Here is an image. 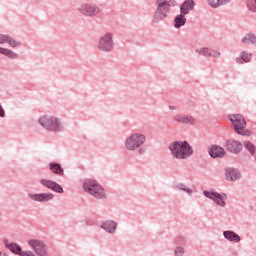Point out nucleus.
I'll return each instance as SVG.
<instances>
[{
  "mask_svg": "<svg viewBox=\"0 0 256 256\" xmlns=\"http://www.w3.org/2000/svg\"><path fill=\"white\" fill-rule=\"evenodd\" d=\"M156 5L157 7L154 13V19L155 21H163V19H166L167 15L171 11V7H175V5H177V1L157 0Z\"/></svg>",
  "mask_w": 256,
  "mask_h": 256,
  "instance_id": "1",
  "label": "nucleus"
},
{
  "mask_svg": "<svg viewBox=\"0 0 256 256\" xmlns=\"http://www.w3.org/2000/svg\"><path fill=\"white\" fill-rule=\"evenodd\" d=\"M169 149L175 159H187L193 153L187 142H174L169 146Z\"/></svg>",
  "mask_w": 256,
  "mask_h": 256,
  "instance_id": "2",
  "label": "nucleus"
},
{
  "mask_svg": "<svg viewBox=\"0 0 256 256\" xmlns=\"http://www.w3.org/2000/svg\"><path fill=\"white\" fill-rule=\"evenodd\" d=\"M83 189L86 193L96 197V199H104L105 197V190L95 180H86L83 184Z\"/></svg>",
  "mask_w": 256,
  "mask_h": 256,
  "instance_id": "3",
  "label": "nucleus"
},
{
  "mask_svg": "<svg viewBox=\"0 0 256 256\" xmlns=\"http://www.w3.org/2000/svg\"><path fill=\"white\" fill-rule=\"evenodd\" d=\"M28 247L36 256H49V249L43 240L31 238L27 241Z\"/></svg>",
  "mask_w": 256,
  "mask_h": 256,
  "instance_id": "4",
  "label": "nucleus"
},
{
  "mask_svg": "<svg viewBox=\"0 0 256 256\" xmlns=\"http://www.w3.org/2000/svg\"><path fill=\"white\" fill-rule=\"evenodd\" d=\"M229 119L234 127V130L238 135H251L249 130H244L247 127V122H245V118H243L240 114H233L229 116Z\"/></svg>",
  "mask_w": 256,
  "mask_h": 256,
  "instance_id": "5",
  "label": "nucleus"
},
{
  "mask_svg": "<svg viewBox=\"0 0 256 256\" xmlns=\"http://www.w3.org/2000/svg\"><path fill=\"white\" fill-rule=\"evenodd\" d=\"M39 123L48 131H61V124L59 120L53 116H42L39 118Z\"/></svg>",
  "mask_w": 256,
  "mask_h": 256,
  "instance_id": "6",
  "label": "nucleus"
},
{
  "mask_svg": "<svg viewBox=\"0 0 256 256\" xmlns=\"http://www.w3.org/2000/svg\"><path fill=\"white\" fill-rule=\"evenodd\" d=\"M143 143H145V136L142 134H132L126 139L125 147L128 151H135V149H139Z\"/></svg>",
  "mask_w": 256,
  "mask_h": 256,
  "instance_id": "7",
  "label": "nucleus"
},
{
  "mask_svg": "<svg viewBox=\"0 0 256 256\" xmlns=\"http://www.w3.org/2000/svg\"><path fill=\"white\" fill-rule=\"evenodd\" d=\"M205 197H208V199H212V201H215L217 205H220V207H225V201H227V195L225 194H219L217 192H204Z\"/></svg>",
  "mask_w": 256,
  "mask_h": 256,
  "instance_id": "8",
  "label": "nucleus"
},
{
  "mask_svg": "<svg viewBox=\"0 0 256 256\" xmlns=\"http://www.w3.org/2000/svg\"><path fill=\"white\" fill-rule=\"evenodd\" d=\"M98 48L100 51H111L113 49V36L111 34H105L100 39Z\"/></svg>",
  "mask_w": 256,
  "mask_h": 256,
  "instance_id": "9",
  "label": "nucleus"
},
{
  "mask_svg": "<svg viewBox=\"0 0 256 256\" xmlns=\"http://www.w3.org/2000/svg\"><path fill=\"white\" fill-rule=\"evenodd\" d=\"M79 11L82 12L83 15H87L88 17H93L101 13V9H99V7L89 4H83L80 7Z\"/></svg>",
  "mask_w": 256,
  "mask_h": 256,
  "instance_id": "10",
  "label": "nucleus"
},
{
  "mask_svg": "<svg viewBox=\"0 0 256 256\" xmlns=\"http://www.w3.org/2000/svg\"><path fill=\"white\" fill-rule=\"evenodd\" d=\"M7 43L9 47H20L21 42L17 41L15 38L7 35V34H0V45Z\"/></svg>",
  "mask_w": 256,
  "mask_h": 256,
  "instance_id": "11",
  "label": "nucleus"
},
{
  "mask_svg": "<svg viewBox=\"0 0 256 256\" xmlns=\"http://www.w3.org/2000/svg\"><path fill=\"white\" fill-rule=\"evenodd\" d=\"M40 183L44 187H47V189H51V191H55L56 193H63V187H61V185L57 184L56 182L47 179H42Z\"/></svg>",
  "mask_w": 256,
  "mask_h": 256,
  "instance_id": "12",
  "label": "nucleus"
},
{
  "mask_svg": "<svg viewBox=\"0 0 256 256\" xmlns=\"http://www.w3.org/2000/svg\"><path fill=\"white\" fill-rule=\"evenodd\" d=\"M226 147L230 153H240L243 150V144L237 140H228Z\"/></svg>",
  "mask_w": 256,
  "mask_h": 256,
  "instance_id": "13",
  "label": "nucleus"
},
{
  "mask_svg": "<svg viewBox=\"0 0 256 256\" xmlns=\"http://www.w3.org/2000/svg\"><path fill=\"white\" fill-rule=\"evenodd\" d=\"M226 181H239L241 173L235 168H227L225 173Z\"/></svg>",
  "mask_w": 256,
  "mask_h": 256,
  "instance_id": "14",
  "label": "nucleus"
},
{
  "mask_svg": "<svg viewBox=\"0 0 256 256\" xmlns=\"http://www.w3.org/2000/svg\"><path fill=\"white\" fill-rule=\"evenodd\" d=\"M28 197H30L32 201H38L40 203H43L45 201H51V199H53V194L51 193L28 194Z\"/></svg>",
  "mask_w": 256,
  "mask_h": 256,
  "instance_id": "15",
  "label": "nucleus"
},
{
  "mask_svg": "<svg viewBox=\"0 0 256 256\" xmlns=\"http://www.w3.org/2000/svg\"><path fill=\"white\" fill-rule=\"evenodd\" d=\"M209 155L213 159L225 157V149L221 146L214 145L209 149Z\"/></svg>",
  "mask_w": 256,
  "mask_h": 256,
  "instance_id": "16",
  "label": "nucleus"
},
{
  "mask_svg": "<svg viewBox=\"0 0 256 256\" xmlns=\"http://www.w3.org/2000/svg\"><path fill=\"white\" fill-rule=\"evenodd\" d=\"M195 7V2L193 0H186L180 7V13L182 15H187L189 11Z\"/></svg>",
  "mask_w": 256,
  "mask_h": 256,
  "instance_id": "17",
  "label": "nucleus"
},
{
  "mask_svg": "<svg viewBox=\"0 0 256 256\" xmlns=\"http://www.w3.org/2000/svg\"><path fill=\"white\" fill-rule=\"evenodd\" d=\"M5 247L7 249H9V251H11L12 253H14V255H21V253L23 252V250L21 249V246H19V244L17 243H6Z\"/></svg>",
  "mask_w": 256,
  "mask_h": 256,
  "instance_id": "18",
  "label": "nucleus"
},
{
  "mask_svg": "<svg viewBox=\"0 0 256 256\" xmlns=\"http://www.w3.org/2000/svg\"><path fill=\"white\" fill-rule=\"evenodd\" d=\"M175 121H178L179 123H190L191 125H193V123H195V118L191 117V116H184L181 114H178L176 116H174Z\"/></svg>",
  "mask_w": 256,
  "mask_h": 256,
  "instance_id": "19",
  "label": "nucleus"
},
{
  "mask_svg": "<svg viewBox=\"0 0 256 256\" xmlns=\"http://www.w3.org/2000/svg\"><path fill=\"white\" fill-rule=\"evenodd\" d=\"M102 229H105L108 233H115V229H117V223L113 221H106L102 224Z\"/></svg>",
  "mask_w": 256,
  "mask_h": 256,
  "instance_id": "20",
  "label": "nucleus"
},
{
  "mask_svg": "<svg viewBox=\"0 0 256 256\" xmlns=\"http://www.w3.org/2000/svg\"><path fill=\"white\" fill-rule=\"evenodd\" d=\"M186 19H185V14H179L175 19H174V27L176 29H179L181 27H183V25H185L186 23Z\"/></svg>",
  "mask_w": 256,
  "mask_h": 256,
  "instance_id": "21",
  "label": "nucleus"
},
{
  "mask_svg": "<svg viewBox=\"0 0 256 256\" xmlns=\"http://www.w3.org/2000/svg\"><path fill=\"white\" fill-rule=\"evenodd\" d=\"M224 237L225 239H228V241H235L236 243H239L241 241L239 235L235 234V232L233 231H225Z\"/></svg>",
  "mask_w": 256,
  "mask_h": 256,
  "instance_id": "22",
  "label": "nucleus"
},
{
  "mask_svg": "<svg viewBox=\"0 0 256 256\" xmlns=\"http://www.w3.org/2000/svg\"><path fill=\"white\" fill-rule=\"evenodd\" d=\"M244 45H256V35L255 34H246L242 39Z\"/></svg>",
  "mask_w": 256,
  "mask_h": 256,
  "instance_id": "23",
  "label": "nucleus"
},
{
  "mask_svg": "<svg viewBox=\"0 0 256 256\" xmlns=\"http://www.w3.org/2000/svg\"><path fill=\"white\" fill-rule=\"evenodd\" d=\"M0 53H1V55H5L6 57H9V59H17V57H19V55L17 53L13 52L10 49L3 48V47H0Z\"/></svg>",
  "mask_w": 256,
  "mask_h": 256,
  "instance_id": "24",
  "label": "nucleus"
},
{
  "mask_svg": "<svg viewBox=\"0 0 256 256\" xmlns=\"http://www.w3.org/2000/svg\"><path fill=\"white\" fill-rule=\"evenodd\" d=\"M251 57L252 55L250 53L247 52H242L240 54V57L236 58L237 63H239L240 65H242V63H249V61H251Z\"/></svg>",
  "mask_w": 256,
  "mask_h": 256,
  "instance_id": "25",
  "label": "nucleus"
},
{
  "mask_svg": "<svg viewBox=\"0 0 256 256\" xmlns=\"http://www.w3.org/2000/svg\"><path fill=\"white\" fill-rule=\"evenodd\" d=\"M50 171L55 173V175H63V168H61V165L59 164L50 163Z\"/></svg>",
  "mask_w": 256,
  "mask_h": 256,
  "instance_id": "26",
  "label": "nucleus"
},
{
  "mask_svg": "<svg viewBox=\"0 0 256 256\" xmlns=\"http://www.w3.org/2000/svg\"><path fill=\"white\" fill-rule=\"evenodd\" d=\"M244 147L249 151L250 155H255V145L249 141L244 142Z\"/></svg>",
  "mask_w": 256,
  "mask_h": 256,
  "instance_id": "27",
  "label": "nucleus"
},
{
  "mask_svg": "<svg viewBox=\"0 0 256 256\" xmlns=\"http://www.w3.org/2000/svg\"><path fill=\"white\" fill-rule=\"evenodd\" d=\"M196 53L199 55H204V57H209V53H211V49L209 48H200L196 50Z\"/></svg>",
  "mask_w": 256,
  "mask_h": 256,
  "instance_id": "28",
  "label": "nucleus"
},
{
  "mask_svg": "<svg viewBox=\"0 0 256 256\" xmlns=\"http://www.w3.org/2000/svg\"><path fill=\"white\" fill-rule=\"evenodd\" d=\"M209 57L219 58L221 57V52L217 50L210 49Z\"/></svg>",
  "mask_w": 256,
  "mask_h": 256,
  "instance_id": "29",
  "label": "nucleus"
},
{
  "mask_svg": "<svg viewBox=\"0 0 256 256\" xmlns=\"http://www.w3.org/2000/svg\"><path fill=\"white\" fill-rule=\"evenodd\" d=\"M208 4L210 5V7H213L214 9L220 7L219 0H208Z\"/></svg>",
  "mask_w": 256,
  "mask_h": 256,
  "instance_id": "30",
  "label": "nucleus"
},
{
  "mask_svg": "<svg viewBox=\"0 0 256 256\" xmlns=\"http://www.w3.org/2000/svg\"><path fill=\"white\" fill-rule=\"evenodd\" d=\"M248 7L251 11H256V0H248Z\"/></svg>",
  "mask_w": 256,
  "mask_h": 256,
  "instance_id": "31",
  "label": "nucleus"
},
{
  "mask_svg": "<svg viewBox=\"0 0 256 256\" xmlns=\"http://www.w3.org/2000/svg\"><path fill=\"white\" fill-rule=\"evenodd\" d=\"M20 256H37V255L31 250H24L20 253Z\"/></svg>",
  "mask_w": 256,
  "mask_h": 256,
  "instance_id": "32",
  "label": "nucleus"
},
{
  "mask_svg": "<svg viewBox=\"0 0 256 256\" xmlns=\"http://www.w3.org/2000/svg\"><path fill=\"white\" fill-rule=\"evenodd\" d=\"M175 255L176 256H183V255H185V250L183 248H181V247H178L175 250Z\"/></svg>",
  "mask_w": 256,
  "mask_h": 256,
  "instance_id": "33",
  "label": "nucleus"
},
{
  "mask_svg": "<svg viewBox=\"0 0 256 256\" xmlns=\"http://www.w3.org/2000/svg\"><path fill=\"white\" fill-rule=\"evenodd\" d=\"M227 3H231V0H219V5H227Z\"/></svg>",
  "mask_w": 256,
  "mask_h": 256,
  "instance_id": "34",
  "label": "nucleus"
}]
</instances>
